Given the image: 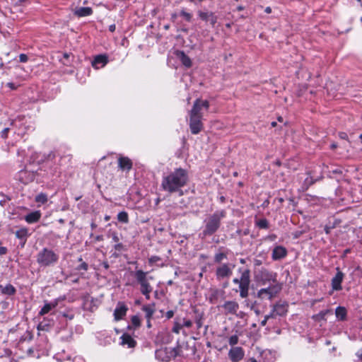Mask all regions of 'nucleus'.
<instances>
[{"instance_id":"1","label":"nucleus","mask_w":362,"mask_h":362,"mask_svg":"<svg viewBox=\"0 0 362 362\" xmlns=\"http://www.w3.org/2000/svg\"><path fill=\"white\" fill-rule=\"evenodd\" d=\"M188 181L187 170L182 168H177L163 175L160 187L164 192L169 194L177 193L180 196H182L184 193L182 189L187 184Z\"/></svg>"},{"instance_id":"2","label":"nucleus","mask_w":362,"mask_h":362,"mask_svg":"<svg viewBox=\"0 0 362 362\" xmlns=\"http://www.w3.org/2000/svg\"><path fill=\"white\" fill-rule=\"evenodd\" d=\"M210 104L206 100L197 98L194 100L192 109L189 112V126L192 134H198L203 129L204 111H208Z\"/></svg>"},{"instance_id":"3","label":"nucleus","mask_w":362,"mask_h":362,"mask_svg":"<svg viewBox=\"0 0 362 362\" xmlns=\"http://www.w3.org/2000/svg\"><path fill=\"white\" fill-rule=\"evenodd\" d=\"M224 210L216 211L204 221L205 228L202 234L204 238L214 234L221 226V219L226 216Z\"/></svg>"},{"instance_id":"4","label":"nucleus","mask_w":362,"mask_h":362,"mask_svg":"<svg viewBox=\"0 0 362 362\" xmlns=\"http://www.w3.org/2000/svg\"><path fill=\"white\" fill-rule=\"evenodd\" d=\"M240 274L239 278H234L233 283L238 285V291L242 298H245L249 295L250 279V270L249 269L240 267L238 270Z\"/></svg>"},{"instance_id":"5","label":"nucleus","mask_w":362,"mask_h":362,"mask_svg":"<svg viewBox=\"0 0 362 362\" xmlns=\"http://www.w3.org/2000/svg\"><path fill=\"white\" fill-rule=\"evenodd\" d=\"M147 272L141 269L135 271L134 277L137 283L140 285V291L147 300L150 299V293L153 291V287L149 283V280H152L153 276H148Z\"/></svg>"},{"instance_id":"6","label":"nucleus","mask_w":362,"mask_h":362,"mask_svg":"<svg viewBox=\"0 0 362 362\" xmlns=\"http://www.w3.org/2000/svg\"><path fill=\"white\" fill-rule=\"evenodd\" d=\"M59 260V255L52 250L43 248L37 255V262L41 267H50L54 265Z\"/></svg>"},{"instance_id":"7","label":"nucleus","mask_w":362,"mask_h":362,"mask_svg":"<svg viewBox=\"0 0 362 362\" xmlns=\"http://www.w3.org/2000/svg\"><path fill=\"white\" fill-rule=\"evenodd\" d=\"M255 277L257 282L261 285L273 283L278 284L277 274L275 272L268 270L264 267H262L255 272Z\"/></svg>"},{"instance_id":"8","label":"nucleus","mask_w":362,"mask_h":362,"mask_svg":"<svg viewBox=\"0 0 362 362\" xmlns=\"http://www.w3.org/2000/svg\"><path fill=\"white\" fill-rule=\"evenodd\" d=\"M281 290V286L279 284H271L267 288L259 289L257 293V297L262 300H272L276 296Z\"/></svg>"},{"instance_id":"9","label":"nucleus","mask_w":362,"mask_h":362,"mask_svg":"<svg viewBox=\"0 0 362 362\" xmlns=\"http://www.w3.org/2000/svg\"><path fill=\"white\" fill-rule=\"evenodd\" d=\"M220 308L222 309V312L226 315H232L240 317L243 314V312L238 313L240 306L238 303L235 300H226Z\"/></svg>"},{"instance_id":"10","label":"nucleus","mask_w":362,"mask_h":362,"mask_svg":"<svg viewBox=\"0 0 362 362\" xmlns=\"http://www.w3.org/2000/svg\"><path fill=\"white\" fill-rule=\"evenodd\" d=\"M234 265H230L227 263H224L218 266L216 269V276L217 279L221 280L225 278L230 277L233 274V268Z\"/></svg>"},{"instance_id":"11","label":"nucleus","mask_w":362,"mask_h":362,"mask_svg":"<svg viewBox=\"0 0 362 362\" xmlns=\"http://www.w3.org/2000/svg\"><path fill=\"white\" fill-rule=\"evenodd\" d=\"M228 356L232 362H239L244 358L245 351L242 347L235 346L229 350Z\"/></svg>"},{"instance_id":"12","label":"nucleus","mask_w":362,"mask_h":362,"mask_svg":"<svg viewBox=\"0 0 362 362\" xmlns=\"http://www.w3.org/2000/svg\"><path fill=\"white\" fill-rule=\"evenodd\" d=\"M37 173L31 170H21L18 173V180L25 184L27 185L28 183L32 182L34 181L35 177H36Z\"/></svg>"},{"instance_id":"13","label":"nucleus","mask_w":362,"mask_h":362,"mask_svg":"<svg viewBox=\"0 0 362 362\" xmlns=\"http://www.w3.org/2000/svg\"><path fill=\"white\" fill-rule=\"evenodd\" d=\"M337 273L332 279L331 286L333 291H341L342 289L341 283L344 278V274L339 267L336 268Z\"/></svg>"},{"instance_id":"14","label":"nucleus","mask_w":362,"mask_h":362,"mask_svg":"<svg viewBox=\"0 0 362 362\" xmlns=\"http://www.w3.org/2000/svg\"><path fill=\"white\" fill-rule=\"evenodd\" d=\"M59 302V298L54 299L52 301L50 302L45 300L44 306L41 308V310L39 312V315L43 316L49 313L50 311H52L53 309L56 308L58 306Z\"/></svg>"},{"instance_id":"15","label":"nucleus","mask_w":362,"mask_h":362,"mask_svg":"<svg viewBox=\"0 0 362 362\" xmlns=\"http://www.w3.org/2000/svg\"><path fill=\"white\" fill-rule=\"evenodd\" d=\"M199 17L204 21H209L214 27L217 21V16L213 12H205L199 11L198 12Z\"/></svg>"},{"instance_id":"16","label":"nucleus","mask_w":362,"mask_h":362,"mask_svg":"<svg viewBox=\"0 0 362 362\" xmlns=\"http://www.w3.org/2000/svg\"><path fill=\"white\" fill-rule=\"evenodd\" d=\"M287 255L286 247L279 245L276 246L272 251V258L273 260H279L284 258Z\"/></svg>"},{"instance_id":"17","label":"nucleus","mask_w":362,"mask_h":362,"mask_svg":"<svg viewBox=\"0 0 362 362\" xmlns=\"http://www.w3.org/2000/svg\"><path fill=\"white\" fill-rule=\"evenodd\" d=\"M127 307L122 302H119L116 308L114 310V317L116 320H121L126 315Z\"/></svg>"},{"instance_id":"18","label":"nucleus","mask_w":362,"mask_h":362,"mask_svg":"<svg viewBox=\"0 0 362 362\" xmlns=\"http://www.w3.org/2000/svg\"><path fill=\"white\" fill-rule=\"evenodd\" d=\"M132 161L128 157L120 156L118 158V167L122 170L129 171L132 168Z\"/></svg>"},{"instance_id":"19","label":"nucleus","mask_w":362,"mask_h":362,"mask_svg":"<svg viewBox=\"0 0 362 362\" xmlns=\"http://www.w3.org/2000/svg\"><path fill=\"white\" fill-rule=\"evenodd\" d=\"M288 306L286 303L278 302L273 305L274 312L277 316H284L288 312Z\"/></svg>"},{"instance_id":"20","label":"nucleus","mask_w":362,"mask_h":362,"mask_svg":"<svg viewBox=\"0 0 362 362\" xmlns=\"http://www.w3.org/2000/svg\"><path fill=\"white\" fill-rule=\"evenodd\" d=\"M223 293L224 291L218 288L210 289L208 298L209 301L212 304L216 303L219 298L223 296Z\"/></svg>"},{"instance_id":"21","label":"nucleus","mask_w":362,"mask_h":362,"mask_svg":"<svg viewBox=\"0 0 362 362\" xmlns=\"http://www.w3.org/2000/svg\"><path fill=\"white\" fill-rule=\"evenodd\" d=\"M108 62L106 55L100 54L96 56L92 62V66L95 69H99L105 66Z\"/></svg>"},{"instance_id":"22","label":"nucleus","mask_w":362,"mask_h":362,"mask_svg":"<svg viewBox=\"0 0 362 362\" xmlns=\"http://www.w3.org/2000/svg\"><path fill=\"white\" fill-rule=\"evenodd\" d=\"M176 56L185 66L187 68L192 66V61L190 58L187 56L183 51L177 50L176 52Z\"/></svg>"},{"instance_id":"23","label":"nucleus","mask_w":362,"mask_h":362,"mask_svg":"<svg viewBox=\"0 0 362 362\" xmlns=\"http://www.w3.org/2000/svg\"><path fill=\"white\" fill-rule=\"evenodd\" d=\"M46 166L49 168V170L47 171V177L49 178H52L54 177H58L60 174V171L59 170V167L54 164L47 163Z\"/></svg>"},{"instance_id":"24","label":"nucleus","mask_w":362,"mask_h":362,"mask_svg":"<svg viewBox=\"0 0 362 362\" xmlns=\"http://www.w3.org/2000/svg\"><path fill=\"white\" fill-rule=\"evenodd\" d=\"M122 345H127L129 348H134L136 345V341L129 334L124 333L121 337Z\"/></svg>"},{"instance_id":"25","label":"nucleus","mask_w":362,"mask_h":362,"mask_svg":"<svg viewBox=\"0 0 362 362\" xmlns=\"http://www.w3.org/2000/svg\"><path fill=\"white\" fill-rule=\"evenodd\" d=\"M41 217V213L39 211L29 213L25 216V220L28 223H34L37 222Z\"/></svg>"},{"instance_id":"26","label":"nucleus","mask_w":362,"mask_h":362,"mask_svg":"<svg viewBox=\"0 0 362 362\" xmlns=\"http://www.w3.org/2000/svg\"><path fill=\"white\" fill-rule=\"evenodd\" d=\"M93 13V10L90 7H80L74 11V14L78 17H84L90 16Z\"/></svg>"},{"instance_id":"27","label":"nucleus","mask_w":362,"mask_h":362,"mask_svg":"<svg viewBox=\"0 0 362 362\" xmlns=\"http://www.w3.org/2000/svg\"><path fill=\"white\" fill-rule=\"evenodd\" d=\"M0 289H1L2 294L8 295V296H13L16 292V288L11 284H8L6 285L5 286L0 285Z\"/></svg>"},{"instance_id":"28","label":"nucleus","mask_w":362,"mask_h":362,"mask_svg":"<svg viewBox=\"0 0 362 362\" xmlns=\"http://www.w3.org/2000/svg\"><path fill=\"white\" fill-rule=\"evenodd\" d=\"M194 313H196V316L194 318L195 323L197 325V327L199 329L203 325V320H204V313H199L198 310H194Z\"/></svg>"},{"instance_id":"29","label":"nucleus","mask_w":362,"mask_h":362,"mask_svg":"<svg viewBox=\"0 0 362 362\" xmlns=\"http://www.w3.org/2000/svg\"><path fill=\"white\" fill-rule=\"evenodd\" d=\"M255 223L260 229H267L269 227V221L266 218L255 219Z\"/></svg>"},{"instance_id":"30","label":"nucleus","mask_w":362,"mask_h":362,"mask_svg":"<svg viewBox=\"0 0 362 362\" xmlns=\"http://www.w3.org/2000/svg\"><path fill=\"white\" fill-rule=\"evenodd\" d=\"M114 249L115 250L116 252H115L112 254V256H114L115 257H118L121 252L127 250L126 246L123 245L122 243H115V245H114Z\"/></svg>"},{"instance_id":"31","label":"nucleus","mask_w":362,"mask_h":362,"mask_svg":"<svg viewBox=\"0 0 362 362\" xmlns=\"http://www.w3.org/2000/svg\"><path fill=\"white\" fill-rule=\"evenodd\" d=\"M330 313V310H322L321 312H320L319 313L316 314V315H313L312 318L315 320V321H317V322H319L320 320H325V317L326 315Z\"/></svg>"},{"instance_id":"32","label":"nucleus","mask_w":362,"mask_h":362,"mask_svg":"<svg viewBox=\"0 0 362 362\" xmlns=\"http://www.w3.org/2000/svg\"><path fill=\"white\" fill-rule=\"evenodd\" d=\"M336 317L341 320H344L346 316V310L344 307H337L335 310Z\"/></svg>"},{"instance_id":"33","label":"nucleus","mask_w":362,"mask_h":362,"mask_svg":"<svg viewBox=\"0 0 362 362\" xmlns=\"http://www.w3.org/2000/svg\"><path fill=\"white\" fill-rule=\"evenodd\" d=\"M142 310L145 312L146 320L151 319L153 313L154 309L150 305H144L142 308Z\"/></svg>"},{"instance_id":"34","label":"nucleus","mask_w":362,"mask_h":362,"mask_svg":"<svg viewBox=\"0 0 362 362\" xmlns=\"http://www.w3.org/2000/svg\"><path fill=\"white\" fill-rule=\"evenodd\" d=\"M35 202L42 204L47 203L48 201V197H47V194L43 193V192L38 194L35 197Z\"/></svg>"},{"instance_id":"35","label":"nucleus","mask_w":362,"mask_h":362,"mask_svg":"<svg viewBox=\"0 0 362 362\" xmlns=\"http://www.w3.org/2000/svg\"><path fill=\"white\" fill-rule=\"evenodd\" d=\"M118 221L127 223L129 222V215L126 211H121L117 214Z\"/></svg>"},{"instance_id":"36","label":"nucleus","mask_w":362,"mask_h":362,"mask_svg":"<svg viewBox=\"0 0 362 362\" xmlns=\"http://www.w3.org/2000/svg\"><path fill=\"white\" fill-rule=\"evenodd\" d=\"M227 252H220L214 255V262L216 263H221L223 259H227Z\"/></svg>"},{"instance_id":"37","label":"nucleus","mask_w":362,"mask_h":362,"mask_svg":"<svg viewBox=\"0 0 362 362\" xmlns=\"http://www.w3.org/2000/svg\"><path fill=\"white\" fill-rule=\"evenodd\" d=\"M61 314L64 317H65L69 320H72L75 316V314L74 313L73 310H70V309L67 310L64 312H62Z\"/></svg>"},{"instance_id":"38","label":"nucleus","mask_w":362,"mask_h":362,"mask_svg":"<svg viewBox=\"0 0 362 362\" xmlns=\"http://www.w3.org/2000/svg\"><path fill=\"white\" fill-rule=\"evenodd\" d=\"M27 233H28V230L25 228H22V229L18 230L15 233L16 238H18L19 239L25 238L27 236Z\"/></svg>"},{"instance_id":"39","label":"nucleus","mask_w":362,"mask_h":362,"mask_svg":"<svg viewBox=\"0 0 362 362\" xmlns=\"http://www.w3.org/2000/svg\"><path fill=\"white\" fill-rule=\"evenodd\" d=\"M131 322H132V325L135 328H137V327H140V325H141V320L138 315H133L131 318Z\"/></svg>"},{"instance_id":"40","label":"nucleus","mask_w":362,"mask_h":362,"mask_svg":"<svg viewBox=\"0 0 362 362\" xmlns=\"http://www.w3.org/2000/svg\"><path fill=\"white\" fill-rule=\"evenodd\" d=\"M228 343L232 347H235L234 346L238 343V335H232L228 339Z\"/></svg>"},{"instance_id":"41","label":"nucleus","mask_w":362,"mask_h":362,"mask_svg":"<svg viewBox=\"0 0 362 362\" xmlns=\"http://www.w3.org/2000/svg\"><path fill=\"white\" fill-rule=\"evenodd\" d=\"M78 261L81 262V263L77 267L76 269L87 271L88 269V264L85 262H83V259L81 257L78 258Z\"/></svg>"},{"instance_id":"42","label":"nucleus","mask_w":362,"mask_h":362,"mask_svg":"<svg viewBox=\"0 0 362 362\" xmlns=\"http://www.w3.org/2000/svg\"><path fill=\"white\" fill-rule=\"evenodd\" d=\"M317 180V179H314L313 177H308L304 181V185H306V189L313 185Z\"/></svg>"},{"instance_id":"43","label":"nucleus","mask_w":362,"mask_h":362,"mask_svg":"<svg viewBox=\"0 0 362 362\" xmlns=\"http://www.w3.org/2000/svg\"><path fill=\"white\" fill-rule=\"evenodd\" d=\"M182 328V327L181 325V322L175 321V323H174V326H173V327L172 329V331L174 333L179 334L180 331V329Z\"/></svg>"},{"instance_id":"44","label":"nucleus","mask_w":362,"mask_h":362,"mask_svg":"<svg viewBox=\"0 0 362 362\" xmlns=\"http://www.w3.org/2000/svg\"><path fill=\"white\" fill-rule=\"evenodd\" d=\"M181 325L182 327H191L192 326V320H187V319H185V318H183L182 320V322H181Z\"/></svg>"},{"instance_id":"45","label":"nucleus","mask_w":362,"mask_h":362,"mask_svg":"<svg viewBox=\"0 0 362 362\" xmlns=\"http://www.w3.org/2000/svg\"><path fill=\"white\" fill-rule=\"evenodd\" d=\"M180 15L182 16H183L187 21H188V22L191 21V20H192V14L191 13H187L184 10H182L180 12Z\"/></svg>"},{"instance_id":"46","label":"nucleus","mask_w":362,"mask_h":362,"mask_svg":"<svg viewBox=\"0 0 362 362\" xmlns=\"http://www.w3.org/2000/svg\"><path fill=\"white\" fill-rule=\"evenodd\" d=\"M10 130L9 127H6L2 129L1 132V137L4 139H6L8 137V133Z\"/></svg>"},{"instance_id":"47","label":"nucleus","mask_w":362,"mask_h":362,"mask_svg":"<svg viewBox=\"0 0 362 362\" xmlns=\"http://www.w3.org/2000/svg\"><path fill=\"white\" fill-rule=\"evenodd\" d=\"M111 237L112 239V241L115 243H119V238L118 236V234L117 232H112L111 233Z\"/></svg>"},{"instance_id":"48","label":"nucleus","mask_w":362,"mask_h":362,"mask_svg":"<svg viewBox=\"0 0 362 362\" xmlns=\"http://www.w3.org/2000/svg\"><path fill=\"white\" fill-rule=\"evenodd\" d=\"M160 260V258L158 257V256H151L149 259H148V262L150 264H154L158 261Z\"/></svg>"},{"instance_id":"49","label":"nucleus","mask_w":362,"mask_h":362,"mask_svg":"<svg viewBox=\"0 0 362 362\" xmlns=\"http://www.w3.org/2000/svg\"><path fill=\"white\" fill-rule=\"evenodd\" d=\"M28 57L25 54H21L19 55V61L22 63L28 62Z\"/></svg>"},{"instance_id":"50","label":"nucleus","mask_w":362,"mask_h":362,"mask_svg":"<svg viewBox=\"0 0 362 362\" xmlns=\"http://www.w3.org/2000/svg\"><path fill=\"white\" fill-rule=\"evenodd\" d=\"M277 315H276V313L274 312V309L272 308V311L269 314L265 315L266 320H269L271 318H275Z\"/></svg>"},{"instance_id":"51","label":"nucleus","mask_w":362,"mask_h":362,"mask_svg":"<svg viewBox=\"0 0 362 362\" xmlns=\"http://www.w3.org/2000/svg\"><path fill=\"white\" fill-rule=\"evenodd\" d=\"M356 356L358 358V361L362 362V348L357 351Z\"/></svg>"},{"instance_id":"52","label":"nucleus","mask_w":362,"mask_h":362,"mask_svg":"<svg viewBox=\"0 0 362 362\" xmlns=\"http://www.w3.org/2000/svg\"><path fill=\"white\" fill-rule=\"evenodd\" d=\"M276 238L277 236L275 234H270L265 238L266 240L269 241H274Z\"/></svg>"},{"instance_id":"53","label":"nucleus","mask_w":362,"mask_h":362,"mask_svg":"<svg viewBox=\"0 0 362 362\" xmlns=\"http://www.w3.org/2000/svg\"><path fill=\"white\" fill-rule=\"evenodd\" d=\"M255 267H259L262 264V259L255 258L253 260Z\"/></svg>"},{"instance_id":"54","label":"nucleus","mask_w":362,"mask_h":362,"mask_svg":"<svg viewBox=\"0 0 362 362\" xmlns=\"http://www.w3.org/2000/svg\"><path fill=\"white\" fill-rule=\"evenodd\" d=\"M173 315H174V312H173V310H168V311L166 313V315H165V316H166V317H167L168 319H170V318H172V317H173Z\"/></svg>"},{"instance_id":"55","label":"nucleus","mask_w":362,"mask_h":362,"mask_svg":"<svg viewBox=\"0 0 362 362\" xmlns=\"http://www.w3.org/2000/svg\"><path fill=\"white\" fill-rule=\"evenodd\" d=\"M7 248L6 247H0V255H3L7 253Z\"/></svg>"},{"instance_id":"56","label":"nucleus","mask_w":362,"mask_h":362,"mask_svg":"<svg viewBox=\"0 0 362 362\" xmlns=\"http://www.w3.org/2000/svg\"><path fill=\"white\" fill-rule=\"evenodd\" d=\"M332 228L333 227H332V226H325L324 230H325V232L326 233V234H329Z\"/></svg>"},{"instance_id":"57","label":"nucleus","mask_w":362,"mask_h":362,"mask_svg":"<svg viewBox=\"0 0 362 362\" xmlns=\"http://www.w3.org/2000/svg\"><path fill=\"white\" fill-rule=\"evenodd\" d=\"M339 136L342 139H348L347 134L346 133H344V132H340Z\"/></svg>"},{"instance_id":"58","label":"nucleus","mask_w":362,"mask_h":362,"mask_svg":"<svg viewBox=\"0 0 362 362\" xmlns=\"http://www.w3.org/2000/svg\"><path fill=\"white\" fill-rule=\"evenodd\" d=\"M47 326V325H43V322H40L38 326H37V329H42V330H45V327Z\"/></svg>"},{"instance_id":"59","label":"nucleus","mask_w":362,"mask_h":362,"mask_svg":"<svg viewBox=\"0 0 362 362\" xmlns=\"http://www.w3.org/2000/svg\"><path fill=\"white\" fill-rule=\"evenodd\" d=\"M7 86L12 90L16 89V86L13 83H8Z\"/></svg>"},{"instance_id":"60","label":"nucleus","mask_w":362,"mask_h":362,"mask_svg":"<svg viewBox=\"0 0 362 362\" xmlns=\"http://www.w3.org/2000/svg\"><path fill=\"white\" fill-rule=\"evenodd\" d=\"M172 354L174 357H176L177 356H178L179 355L178 348L173 349Z\"/></svg>"},{"instance_id":"61","label":"nucleus","mask_w":362,"mask_h":362,"mask_svg":"<svg viewBox=\"0 0 362 362\" xmlns=\"http://www.w3.org/2000/svg\"><path fill=\"white\" fill-rule=\"evenodd\" d=\"M115 29H116V26H115V24H112V25H110L109 26V30H110V32H112V33L115 32Z\"/></svg>"},{"instance_id":"62","label":"nucleus","mask_w":362,"mask_h":362,"mask_svg":"<svg viewBox=\"0 0 362 362\" xmlns=\"http://www.w3.org/2000/svg\"><path fill=\"white\" fill-rule=\"evenodd\" d=\"M102 265L103 266V267H104L105 269H109V267H110V265H109V264H108V262H103L102 263Z\"/></svg>"},{"instance_id":"63","label":"nucleus","mask_w":362,"mask_h":362,"mask_svg":"<svg viewBox=\"0 0 362 362\" xmlns=\"http://www.w3.org/2000/svg\"><path fill=\"white\" fill-rule=\"evenodd\" d=\"M95 240H96V241H102V240H103V235H97V236L95 237Z\"/></svg>"},{"instance_id":"64","label":"nucleus","mask_w":362,"mask_h":362,"mask_svg":"<svg viewBox=\"0 0 362 362\" xmlns=\"http://www.w3.org/2000/svg\"><path fill=\"white\" fill-rule=\"evenodd\" d=\"M268 320H266V317L264 316V319L261 322V325L263 327L265 326Z\"/></svg>"}]
</instances>
